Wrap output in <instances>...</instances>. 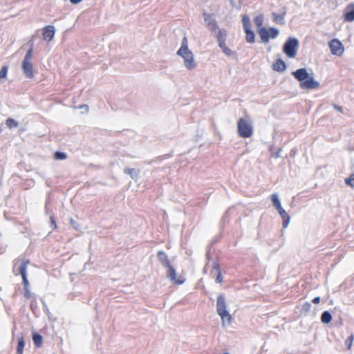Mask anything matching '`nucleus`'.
I'll use <instances>...</instances> for the list:
<instances>
[{
    "label": "nucleus",
    "instance_id": "obj_9",
    "mask_svg": "<svg viewBox=\"0 0 354 354\" xmlns=\"http://www.w3.org/2000/svg\"><path fill=\"white\" fill-rule=\"evenodd\" d=\"M329 47L331 53L337 56H341L344 51V48L342 44L337 39H332L329 42Z\"/></svg>",
    "mask_w": 354,
    "mask_h": 354
},
{
    "label": "nucleus",
    "instance_id": "obj_39",
    "mask_svg": "<svg viewBox=\"0 0 354 354\" xmlns=\"http://www.w3.org/2000/svg\"><path fill=\"white\" fill-rule=\"evenodd\" d=\"M82 0H70L71 3L73 4H77L81 2Z\"/></svg>",
    "mask_w": 354,
    "mask_h": 354
},
{
    "label": "nucleus",
    "instance_id": "obj_13",
    "mask_svg": "<svg viewBox=\"0 0 354 354\" xmlns=\"http://www.w3.org/2000/svg\"><path fill=\"white\" fill-rule=\"evenodd\" d=\"M344 19L349 22L354 21V3H351L345 8Z\"/></svg>",
    "mask_w": 354,
    "mask_h": 354
},
{
    "label": "nucleus",
    "instance_id": "obj_26",
    "mask_svg": "<svg viewBox=\"0 0 354 354\" xmlns=\"http://www.w3.org/2000/svg\"><path fill=\"white\" fill-rule=\"evenodd\" d=\"M254 23L259 28H261L263 22V17L262 15H258L254 18Z\"/></svg>",
    "mask_w": 354,
    "mask_h": 354
},
{
    "label": "nucleus",
    "instance_id": "obj_28",
    "mask_svg": "<svg viewBox=\"0 0 354 354\" xmlns=\"http://www.w3.org/2000/svg\"><path fill=\"white\" fill-rule=\"evenodd\" d=\"M354 340V335L351 334L346 340H345V344L347 346L348 349L350 350L351 348V346L353 345V342Z\"/></svg>",
    "mask_w": 354,
    "mask_h": 354
},
{
    "label": "nucleus",
    "instance_id": "obj_32",
    "mask_svg": "<svg viewBox=\"0 0 354 354\" xmlns=\"http://www.w3.org/2000/svg\"><path fill=\"white\" fill-rule=\"evenodd\" d=\"M55 158L59 160H64L66 158V155L64 153L57 151L55 153Z\"/></svg>",
    "mask_w": 354,
    "mask_h": 354
},
{
    "label": "nucleus",
    "instance_id": "obj_37",
    "mask_svg": "<svg viewBox=\"0 0 354 354\" xmlns=\"http://www.w3.org/2000/svg\"><path fill=\"white\" fill-rule=\"evenodd\" d=\"M333 107L335 109H336L337 111H339L340 113H343V109L342 106H339L337 104H334L333 105Z\"/></svg>",
    "mask_w": 354,
    "mask_h": 354
},
{
    "label": "nucleus",
    "instance_id": "obj_2",
    "mask_svg": "<svg viewBox=\"0 0 354 354\" xmlns=\"http://www.w3.org/2000/svg\"><path fill=\"white\" fill-rule=\"evenodd\" d=\"M177 55L183 58L185 66L187 69L192 70L196 67V64L194 62L193 53L188 49L186 37H183L182 46L178 50Z\"/></svg>",
    "mask_w": 354,
    "mask_h": 354
},
{
    "label": "nucleus",
    "instance_id": "obj_14",
    "mask_svg": "<svg viewBox=\"0 0 354 354\" xmlns=\"http://www.w3.org/2000/svg\"><path fill=\"white\" fill-rule=\"evenodd\" d=\"M55 28L53 26H47L43 28L42 36L44 40L50 41L55 35Z\"/></svg>",
    "mask_w": 354,
    "mask_h": 354
},
{
    "label": "nucleus",
    "instance_id": "obj_33",
    "mask_svg": "<svg viewBox=\"0 0 354 354\" xmlns=\"http://www.w3.org/2000/svg\"><path fill=\"white\" fill-rule=\"evenodd\" d=\"M24 295L27 299L31 297V292L29 288H24Z\"/></svg>",
    "mask_w": 354,
    "mask_h": 354
},
{
    "label": "nucleus",
    "instance_id": "obj_17",
    "mask_svg": "<svg viewBox=\"0 0 354 354\" xmlns=\"http://www.w3.org/2000/svg\"><path fill=\"white\" fill-rule=\"evenodd\" d=\"M279 214H280L281 218L283 219V225L284 227H286L290 223V216L288 213L282 208L277 210Z\"/></svg>",
    "mask_w": 354,
    "mask_h": 354
},
{
    "label": "nucleus",
    "instance_id": "obj_4",
    "mask_svg": "<svg viewBox=\"0 0 354 354\" xmlns=\"http://www.w3.org/2000/svg\"><path fill=\"white\" fill-rule=\"evenodd\" d=\"M237 132L240 137L248 138L253 133V127L248 118H240L237 122Z\"/></svg>",
    "mask_w": 354,
    "mask_h": 354
},
{
    "label": "nucleus",
    "instance_id": "obj_30",
    "mask_svg": "<svg viewBox=\"0 0 354 354\" xmlns=\"http://www.w3.org/2000/svg\"><path fill=\"white\" fill-rule=\"evenodd\" d=\"M32 52H33L32 48L29 49L28 50V52L26 53L23 62H31V58L32 57Z\"/></svg>",
    "mask_w": 354,
    "mask_h": 354
},
{
    "label": "nucleus",
    "instance_id": "obj_36",
    "mask_svg": "<svg viewBox=\"0 0 354 354\" xmlns=\"http://www.w3.org/2000/svg\"><path fill=\"white\" fill-rule=\"evenodd\" d=\"M133 171H134L133 169L126 168L124 169V173L127 174H129V175H131Z\"/></svg>",
    "mask_w": 354,
    "mask_h": 354
},
{
    "label": "nucleus",
    "instance_id": "obj_15",
    "mask_svg": "<svg viewBox=\"0 0 354 354\" xmlns=\"http://www.w3.org/2000/svg\"><path fill=\"white\" fill-rule=\"evenodd\" d=\"M227 31L225 29L218 30L216 37L218 45L225 43Z\"/></svg>",
    "mask_w": 354,
    "mask_h": 354
},
{
    "label": "nucleus",
    "instance_id": "obj_10",
    "mask_svg": "<svg viewBox=\"0 0 354 354\" xmlns=\"http://www.w3.org/2000/svg\"><path fill=\"white\" fill-rule=\"evenodd\" d=\"M203 18L205 23V25L209 28V30L213 32H216L218 29V24L214 19L213 15L208 14V13H203Z\"/></svg>",
    "mask_w": 354,
    "mask_h": 354
},
{
    "label": "nucleus",
    "instance_id": "obj_27",
    "mask_svg": "<svg viewBox=\"0 0 354 354\" xmlns=\"http://www.w3.org/2000/svg\"><path fill=\"white\" fill-rule=\"evenodd\" d=\"M6 124L9 128L17 127L18 125L17 122L12 118H8Z\"/></svg>",
    "mask_w": 354,
    "mask_h": 354
},
{
    "label": "nucleus",
    "instance_id": "obj_8",
    "mask_svg": "<svg viewBox=\"0 0 354 354\" xmlns=\"http://www.w3.org/2000/svg\"><path fill=\"white\" fill-rule=\"evenodd\" d=\"M243 26L245 32V39L248 43H254L255 35L251 30L250 20L248 16L244 15L242 18Z\"/></svg>",
    "mask_w": 354,
    "mask_h": 354
},
{
    "label": "nucleus",
    "instance_id": "obj_1",
    "mask_svg": "<svg viewBox=\"0 0 354 354\" xmlns=\"http://www.w3.org/2000/svg\"><path fill=\"white\" fill-rule=\"evenodd\" d=\"M292 75L300 82V87L304 89H317L319 87V82L310 75L306 68H299L292 72Z\"/></svg>",
    "mask_w": 354,
    "mask_h": 354
},
{
    "label": "nucleus",
    "instance_id": "obj_29",
    "mask_svg": "<svg viewBox=\"0 0 354 354\" xmlns=\"http://www.w3.org/2000/svg\"><path fill=\"white\" fill-rule=\"evenodd\" d=\"M345 183L351 187H354V174H352L348 178H346Z\"/></svg>",
    "mask_w": 354,
    "mask_h": 354
},
{
    "label": "nucleus",
    "instance_id": "obj_16",
    "mask_svg": "<svg viewBox=\"0 0 354 354\" xmlns=\"http://www.w3.org/2000/svg\"><path fill=\"white\" fill-rule=\"evenodd\" d=\"M286 68V64L282 59H279L273 64V70L274 71L283 72Z\"/></svg>",
    "mask_w": 354,
    "mask_h": 354
},
{
    "label": "nucleus",
    "instance_id": "obj_38",
    "mask_svg": "<svg viewBox=\"0 0 354 354\" xmlns=\"http://www.w3.org/2000/svg\"><path fill=\"white\" fill-rule=\"evenodd\" d=\"M312 302L315 304H317L320 302V297H315L313 300H312Z\"/></svg>",
    "mask_w": 354,
    "mask_h": 354
},
{
    "label": "nucleus",
    "instance_id": "obj_11",
    "mask_svg": "<svg viewBox=\"0 0 354 354\" xmlns=\"http://www.w3.org/2000/svg\"><path fill=\"white\" fill-rule=\"evenodd\" d=\"M22 69L25 76L29 79H32L35 76L33 66L31 62H23Z\"/></svg>",
    "mask_w": 354,
    "mask_h": 354
},
{
    "label": "nucleus",
    "instance_id": "obj_23",
    "mask_svg": "<svg viewBox=\"0 0 354 354\" xmlns=\"http://www.w3.org/2000/svg\"><path fill=\"white\" fill-rule=\"evenodd\" d=\"M214 268L217 270V276L216 278V282L218 283H221L223 282V277L220 270V267L218 264H216L214 266Z\"/></svg>",
    "mask_w": 354,
    "mask_h": 354
},
{
    "label": "nucleus",
    "instance_id": "obj_40",
    "mask_svg": "<svg viewBox=\"0 0 354 354\" xmlns=\"http://www.w3.org/2000/svg\"><path fill=\"white\" fill-rule=\"evenodd\" d=\"M223 354H228V353H223Z\"/></svg>",
    "mask_w": 354,
    "mask_h": 354
},
{
    "label": "nucleus",
    "instance_id": "obj_35",
    "mask_svg": "<svg viewBox=\"0 0 354 354\" xmlns=\"http://www.w3.org/2000/svg\"><path fill=\"white\" fill-rule=\"evenodd\" d=\"M303 308H304L306 311H308V310L310 309V308H311V305H310V303L306 302V303H305V304H304Z\"/></svg>",
    "mask_w": 354,
    "mask_h": 354
},
{
    "label": "nucleus",
    "instance_id": "obj_22",
    "mask_svg": "<svg viewBox=\"0 0 354 354\" xmlns=\"http://www.w3.org/2000/svg\"><path fill=\"white\" fill-rule=\"evenodd\" d=\"M271 200L272 201L273 205L276 207L277 210L282 208L280 201L278 198L277 194H273L271 195Z\"/></svg>",
    "mask_w": 354,
    "mask_h": 354
},
{
    "label": "nucleus",
    "instance_id": "obj_3",
    "mask_svg": "<svg viewBox=\"0 0 354 354\" xmlns=\"http://www.w3.org/2000/svg\"><path fill=\"white\" fill-rule=\"evenodd\" d=\"M216 311L221 317L223 324H230L232 320L231 315L227 310L226 303L223 295H221L217 298Z\"/></svg>",
    "mask_w": 354,
    "mask_h": 354
},
{
    "label": "nucleus",
    "instance_id": "obj_12",
    "mask_svg": "<svg viewBox=\"0 0 354 354\" xmlns=\"http://www.w3.org/2000/svg\"><path fill=\"white\" fill-rule=\"evenodd\" d=\"M167 277L170 279L171 281H174L176 284H182L185 281V279H183L182 277L178 278L176 277L175 269L171 266H168Z\"/></svg>",
    "mask_w": 354,
    "mask_h": 354
},
{
    "label": "nucleus",
    "instance_id": "obj_24",
    "mask_svg": "<svg viewBox=\"0 0 354 354\" xmlns=\"http://www.w3.org/2000/svg\"><path fill=\"white\" fill-rule=\"evenodd\" d=\"M284 14H277V13H272V20L273 21L278 23L281 21H283L284 19Z\"/></svg>",
    "mask_w": 354,
    "mask_h": 354
},
{
    "label": "nucleus",
    "instance_id": "obj_7",
    "mask_svg": "<svg viewBox=\"0 0 354 354\" xmlns=\"http://www.w3.org/2000/svg\"><path fill=\"white\" fill-rule=\"evenodd\" d=\"M297 46L298 41L296 39L290 38L283 46V52L288 57L294 58L297 55Z\"/></svg>",
    "mask_w": 354,
    "mask_h": 354
},
{
    "label": "nucleus",
    "instance_id": "obj_6",
    "mask_svg": "<svg viewBox=\"0 0 354 354\" xmlns=\"http://www.w3.org/2000/svg\"><path fill=\"white\" fill-rule=\"evenodd\" d=\"M279 30L275 28H266L261 27L258 30V33L261 41L264 43L268 42L270 38L274 39L279 35Z\"/></svg>",
    "mask_w": 354,
    "mask_h": 354
},
{
    "label": "nucleus",
    "instance_id": "obj_21",
    "mask_svg": "<svg viewBox=\"0 0 354 354\" xmlns=\"http://www.w3.org/2000/svg\"><path fill=\"white\" fill-rule=\"evenodd\" d=\"M271 200L272 201L273 205L276 207L277 210L282 208L280 201L278 198L277 194H273L271 195Z\"/></svg>",
    "mask_w": 354,
    "mask_h": 354
},
{
    "label": "nucleus",
    "instance_id": "obj_19",
    "mask_svg": "<svg viewBox=\"0 0 354 354\" xmlns=\"http://www.w3.org/2000/svg\"><path fill=\"white\" fill-rule=\"evenodd\" d=\"M332 320V315L328 311H324L321 316V321L324 324H329Z\"/></svg>",
    "mask_w": 354,
    "mask_h": 354
},
{
    "label": "nucleus",
    "instance_id": "obj_18",
    "mask_svg": "<svg viewBox=\"0 0 354 354\" xmlns=\"http://www.w3.org/2000/svg\"><path fill=\"white\" fill-rule=\"evenodd\" d=\"M32 340L36 347L39 348L41 346L43 342V337L41 335L36 333H33Z\"/></svg>",
    "mask_w": 354,
    "mask_h": 354
},
{
    "label": "nucleus",
    "instance_id": "obj_31",
    "mask_svg": "<svg viewBox=\"0 0 354 354\" xmlns=\"http://www.w3.org/2000/svg\"><path fill=\"white\" fill-rule=\"evenodd\" d=\"M8 73V67L4 66L0 70V80L2 78H5L7 75Z\"/></svg>",
    "mask_w": 354,
    "mask_h": 354
},
{
    "label": "nucleus",
    "instance_id": "obj_20",
    "mask_svg": "<svg viewBox=\"0 0 354 354\" xmlns=\"http://www.w3.org/2000/svg\"><path fill=\"white\" fill-rule=\"evenodd\" d=\"M25 346V341L23 337H21L18 339V345L17 348V354H23L24 348Z\"/></svg>",
    "mask_w": 354,
    "mask_h": 354
},
{
    "label": "nucleus",
    "instance_id": "obj_25",
    "mask_svg": "<svg viewBox=\"0 0 354 354\" xmlns=\"http://www.w3.org/2000/svg\"><path fill=\"white\" fill-rule=\"evenodd\" d=\"M218 46L226 55L230 56L232 54V51L226 46L225 43H224L223 44H220Z\"/></svg>",
    "mask_w": 354,
    "mask_h": 354
},
{
    "label": "nucleus",
    "instance_id": "obj_5",
    "mask_svg": "<svg viewBox=\"0 0 354 354\" xmlns=\"http://www.w3.org/2000/svg\"><path fill=\"white\" fill-rule=\"evenodd\" d=\"M30 263V262L28 259L23 260L21 262H19V260H15L14 263V269L17 267V270L22 277L24 288H29V282L27 277L26 270Z\"/></svg>",
    "mask_w": 354,
    "mask_h": 354
},
{
    "label": "nucleus",
    "instance_id": "obj_34",
    "mask_svg": "<svg viewBox=\"0 0 354 354\" xmlns=\"http://www.w3.org/2000/svg\"><path fill=\"white\" fill-rule=\"evenodd\" d=\"M50 225H51L52 228L55 230L57 228V223H56L55 218L53 216H51L50 217Z\"/></svg>",
    "mask_w": 354,
    "mask_h": 354
}]
</instances>
